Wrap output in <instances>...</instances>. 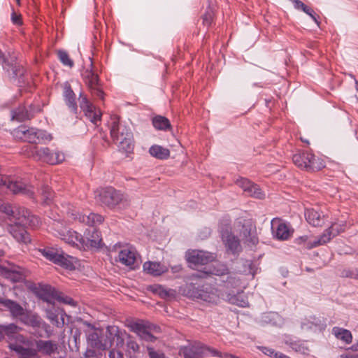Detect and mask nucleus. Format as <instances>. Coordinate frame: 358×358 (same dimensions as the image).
I'll list each match as a JSON object with an SVG mask.
<instances>
[{
  "instance_id": "864d4df0",
  "label": "nucleus",
  "mask_w": 358,
  "mask_h": 358,
  "mask_svg": "<svg viewBox=\"0 0 358 358\" xmlns=\"http://www.w3.org/2000/svg\"><path fill=\"white\" fill-rule=\"evenodd\" d=\"M127 346L129 350H131L133 352H136L139 350L138 343L130 338L127 341Z\"/></svg>"
},
{
  "instance_id": "49530a36",
  "label": "nucleus",
  "mask_w": 358,
  "mask_h": 358,
  "mask_svg": "<svg viewBox=\"0 0 358 358\" xmlns=\"http://www.w3.org/2000/svg\"><path fill=\"white\" fill-rule=\"evenodd\" d=\"M290 347L296 352H299L301 354H307L309 352L308 348L304 345V343L300 341L291 342Z\"/></svg>"
},
{
  "instance_id": "bf43d9fd",
  "label": "nucleus",
  "mask_w": 358,
  "mask_h": 358,
  "mask_svg": "<svg viewBox=\"0 0 358 358\" xmlns=\"http://www.w3.org/2000/svg\"><path fill=\"white\" fill-rule=\"evenodd\" d=\"M11 20L15 24H20L22 23L21 17L20 15H17L16 13H13L11 15Z\"/></svg>"
},
{
  "instance_id": "79ce46f5",
  "label": "nucleus",
  "mask_w": 358,
  "mask_h": 358,
  "mask_svg": "<svg viewBox=\"0 0 358 358\" xmlns=\"http://www.w3.org/2000/svg\"><path fill=\"white\" fill-rule=\"evenodd\" d=\"M258 349L264 355L271 358H289L288 356L278 352H275V350L265 346H259Z\"/></svg>"
},
{
  "instance_id": "8fccbe9b",
  "label": "nucleus",
  "mask_w": 358,
  "mask_h": 358,
  "mask_svg": "<svg viewBox=\"0 0 358 358\" xmlns=\"http://www.w3.org/2000/svg\"><path fill=\"white\" fill-rule=\"evenodd\" d=\"M18 327L14 324H10L8 325H3V334L7 335H12L17 332Z\"/></svg>"
},
{
  "instance_id": "2eb2a0df",
  "label": "nucleus",
  "mask_w": 358,
  "mask_h": 358,
  "mask_svg": "<svg viewBox=\"0 0 358 358\" xmlns=\"http://www.w3.org/2000/svg\"><path fill=\"white\" fill-rule=\"evenodd\" d=\"M186 259L191 266L206 265L215 259L213 253L203 250H189L186 252Z\"/></svg>"
},
{
  "instance_id": "20e7f679",
  "label": "nucleus",
  "mask_w": 358,
  "mask_h": 358,
  "mask_svg": "<svg viewBox=\"0 0 358 358\" xmlns=\"http://www.w3.org/2000/svg\"><path fill=\"white\" fill-rule=\"evenodd\" d=\"M40 297L47 302V306L45 308L46 317L50 322L57 327H62L64 324V317L67 315L59 308H57L52 303V300L56 297L54 289L50 285H45L42 287Z\"/></svg>"
},
{
  "instance_id": "c756f323",
  "label": "nucleus",
  "mask_w": 358,
  "mask_h": 358,
  "mask_svg": "<svg viewBox=\"0 0 358 358\" xmlns=\"http://www.w3.org/2000/svg\"><path fill=\"white\" fill-rule=\"evenodd\" d=\"M64 97L69 108L73 113L76 114L78 108L75 100V94L69 83H65L64 85Z\"/></svg>"
},
{
  "instance_id": "bb28decb",
  "label": "nucleus",
  "mask_w": 358,
  "mask_h": 358,
  "mask_svg": "<svg viewBox=\"0 0 358 358\" xmlns=\"http://www.w3.org/2000/svg\"><path fill=\"white\" fill-rule=\"evenodd\" d=\"M1 305L8 310L13 317H19L24 315V309L15 301L3 298Z\"/></svg>"
},
{
  "instance_id": "f3484780",
  "label": "nucleus",
  "mask_w": 358,
  "mask_h": 358,
  "mask_svg": "<svg viewBox=\"0 0 358 358\" xmlns=\"http://www.w3.org/2000/svg\"><path fill=\"white\" fill-rule=\"evenodd\" d=\"M221 237L227 252L235 255H238L242 251L239 238L231 231L228 230L222 231Z\"/></svg>"
},
{
  "instance_id": "39448f33",
  "label": "nucleus",
  "mask_w": 358,
  "mask_h": 358,
  "mask_svg": "<svg viewBox=\"0 0 358 358\" xmlns=\"http://www.w3.org/2000/svg\"><path fill=\"white\" fill-rule=\"evenodd\" d=\"M292 161L296 166L307 171H317L325 166L322 159L305 151L294 154L292 157Z\"/></svg>"
},
{
  "instance_id": "6e6552de",
  "label": "nucleus",
  "mask_w": 358,
  "mask_h": 358,
  "mask_svg": "<svg viewBox=\"0 0 358 358\" xmlns=\"http://www.w3.org/2000/svg\"><path fill=\"white\" fill-rule=\"evenodd\" d=\"M12 134L15 139L30 143H39L42 140L48 139V135L45 131L34 127L29 128L25 125H20L15 129Z\"/></svg>"
},
{
  "instance_id": "7c9ffc66",
  "label": "nucleus",
  "mask_w": 358,
  "mask_h": 358,
  "mask_svg": "<svg viewBox=\"0 0 358 358\" xmlns=\"http://www.w3.org/2000/svg\"><path fill=\"white\" fill-rule=\"evenodd\" d=\"M38 350L43 355H51L57 350L58 345L52 341L39 340L36 343Z\"/></svg>"
},
{
  "instance_id": "dca6fc26",
  "label": "nucleus",
  "mask_w": 358,
  "mask_h": 358,
  "mask_svg": "<svg viewBox=\"0 0 358 358\" xmlns=\"http://www.w3.org/2000/svg\"><path fill=\"white\" fill-rule=\"evenodd\" d=\"M79 104L80 108L84 111L85 116L91 122L96 125L101 121V113L100 110H96L88 100L87 96L82 93L80 94Z\"/></svg>"
},
{
  "instance_id": "5fc2aeb1",
  "label": "nucleus",
  "mask_w": 358,
  "mask_h": 358,
  "mask_svg": "<svg viewBox=\"0 0 358 358\" xmlns=\"http://www.w3.org/2000/svg\"><path fill=\"white\" fill-rule=\"evenodd\" d=\"M303 12L306 13L309 16H310V17L314 20V22L318 26L320 25V22L318 21L317 18L316 17V15H315V13L314 10L308 6L306 8V9Z\"/></svg>"
},
{
  "instance_id": "72a5a7b5",
  "label": "nucleus",
  "mask_w": 358,
  "mask_h": 358,
  "mask_svg": "<svg viewBox=\"0 0 358 358\" xmlns=\"http://www.w3.org/2000/svg\"><path fill=\"white\" fill-rule=\"evenodd\" d=\"M332 334L337 339L341 340L347 344L351 343L352 341V335L348 329L334 327L332 329Z\"/></svg>"
},
{
  "instance_id": "aec40b11",
  "label": "nucleus",
  "mask_w": 358,
  "mask_h": 358,
  "mask_svg": "<svg viewBox=\"0 0 358 358\" xmlns=\"http://www.w3.org/2000/svg\"><path fill=\"white\" fill-rule=\"evenodd\" d=\"M342 231L341 229H338L336 224H333L330 227L327 229L324 233L320 236L317 241L313 243L308 242L306 246L308 249L317 247L320 245H323L329 242L333 237L336 236Z\"/></svg>"
},
{
  "instance_id": "5701e85b",
  "label": "nucleus",
  "mask_w": 358,
  "mask_h": 358,
  "mask_svg": "<svg viewBox=\"0 0 358 358\" xmlns=\"http://www.w3.org/2000/svg\"><path fill=\"white\" fill-rule=\"evenodd\" d=\"M131 330L146 341L153 342L156 340V337L150 332L151 330L150 325L142 322H135L131 325Z\"/></svg>"
},
{
  "instance_id": "338daca9",
  "label": "nucleus",
  "mask_w": 358,
  "mask_h": 358,
  "mask_svg": "<svg viewBox=\"0 0 358 358\" xmlns=\"http://www.w3.org/2000/svg\"><path fill=\"white\" fill-rule=\"evenodd\" d=\"M350 349L352 351L358 352V341L350 347Z\"/></svg>"
},
{
  "instance_id": "e2e57ef3",
  "label": "nucleus",
  "mask_w": 358,
  "mask_h": 358,
  "mask_svg": "<svg viewBox=\"0 0 358 358\" xmlns=\"http://www.w3.org/2000/svg\"><path fill=\"white\" fill-rule=\"evenodd\" d=\"M308 241L307 236H302L296 239V243L298 244H303Z\"/></svg>"
},
{
  "instance_id": "c03bdc74",
  "label": "nucleus",
  "mask_w": 358,
  "mask_h": 358,
  "mask_svg": "<svg viewBox=\"0 0 358 358\" xmlns=\"http://www.w3.org/2000/svg\"><path fill=\"white\" fill-rule=\"evenodd\" d=\"M60 62L66 66L72 68L74 65L73 60L69 57L68 53L64 50H59L57 52Z\"/></svg>"
},
{
  "instance_id": "cd10ccee",
  "label": "nucleus",
  "mask_w": 358,
  "mask_h": 358,
  "mask_svg": "<svg viewBox=\"0 0 358 358\" xmlns=\"http://www.w3.org/2000/svg\"><path fill=\"white\" fill-rule=\"evenodd\" d=\"M143 267L144 271L153 276H159L168 271L165 265L156 262H146Z\"/></svg>"
},
{
  "instance_id": "4c0bfd02",
  "label": "nucleus",
  "mask_w": 358,
  "mask_h": 358,
  "mask_svg": "<svg viewBox=\"0 0 358 358\" xmlns=\"http://www.w3.org/2000/svg\"><path fill=\"white\" fill-rule=\"evenodd\" d=\"M3 69L13 77L20 76L24 74V69L16 63H9L3 60Z\"/></svg>"
},
{
  "instance_id": "603ef678",
  "label": "nucleus",
  "mask_w": 358,
  "mask_h": 358,
  "mask_svg": "<svg viewBox=\"0 0 358 358\" xmlns=\"http://www.w3.org/2000/svg\"><path fill=\"white\" fill-rule=\"evenodd\" d=\"M150 358H165V355L160 351L155 350L153 348H148Z\"/></svg>"
},
{
  "instance_id": "7ed1b4c3",
  "label": "nucleus",
  "mask_w": 358,
  "mask_h": 358,
  "mask_svg": "<svg viewBox=\"0 0 358 358\" xmlns=\"http://www.w3.org/2000/svg\"><path fill=\"white\" fill-rule=\"evenodd\" d=\"M22 213H24V222H20V220H14L11 223H8L6 229L17 242L27 244L31 242V237L25 227H36L38 226L40 220L38 217L32 215L29 210H23Z\"/></svg>"
},
{
  "instance_id": "37998d69",
  "label": "nucleus",
  "mask_w": 358,
  "mask_h": 358,
  "mask_svg": "<svg viewBox=\"0 0 358 358\" xmlns=\"http://www.w3.org/2000/svg\"><path fill=\"white\" fill-rule=\"evenodd\" d=\"M41 194L43 202L47 205L50 204L54 195L52 189L48 185L43 186L41 189Z\"/></svg>"
},
{
  "instance_id": "de8ad7c7",
  "label": "nucleus",
  "mask_w": 358,
  "mask_h": 358,
  "mask_svg": "<svg viewBox=\"0 0 358 358\" xmlns=\"http://www.w3.org/2000/svg\"><path fill=\"white\" fill-rule=\"evenodd\" d=\"M126 337H129L125 331H122L115 337L113 341V345L115 344L117 348H120L124 346V340Z\"/></svg>"
},
{
  "instance_id": "0e129e2a",
  "label": "nucleus",
  "mask_w": 358,
  "mask_h": 358,
  "mask_svg": "<svg viewBox=\"0 0 358 358\" xmlns=\"http://www.w3.org/2000/svg\"><path fill=\"white\" fill-rule=\"evenodd\" d=\"M341 358H358V355L348 353V354L342 355L341 356Z\"/></svg>"
},
{
  "instance_id": "4468645a",
  "label": "nucleus",
  "mask_w": 358,
  "mask_h": 358,
  "mask_svg": "<svg viewBox=\"0 0 358 358\" xmlns=\"http://www.w3.org/2000/svg\"><path fill=\"white\" fill-rule=\"evenodd\" d=\"M84 80L91 94L96 98L103 100L104 92L101 87L98 75L92 70L86 71L84 74Z\"/></svg>"
},
{
  "instance_id": "423d86ee",
  "label": "nucleus",
  "mask_w": 358,
  "mask_h": 358,
  "mask_svg": "<svg viewBox=\"0 0 358 358\" xmlns=\"http://www.w3.org/2000/svg\"><path fill=\"white\" fill-rule=\"evenodd\" d=\"M179 353L185 358H203L208 353L214 357H222L219 351L200 342H194L181 347Z\"/></svg>"
},
{
  "instance_id": "a211bd4d",
  "label": "nucleus",
  "mask_w": 358,
  "mask_h": 358,
  "mask_svg": "<svg viewBox=\"0 0 358 358\" xmlns=\"http://www.w3.org/2000/svg\"><path fill=\"white\" fill-rule=\"evenodd\" d=\"M236 183L248 196L257 199H263L264 197V194L259 187L247 178H240L236 179Z\"/></svg>"
},
{
  "instance_id": "ddd939ff",
  "label": "nucleus",
  "mask_w": 358,
  "mask_h": 358,
  "mask_svg": "<svg viewBox=\"0 0 358 358\" xmlns=\"http://www.w3.org/2000/svg\"><path fill=\"white\" fill-rule=\"evenodd\" d=\"M66 206H64L63 208L68 215H70L73 219H78L80 222H85L90 226L100 224L103 221V217L101 215L94 213H91L88 215H81L76 211L74 206L71 203H67Z\"/></svg>"
},
{
  "instance_id": "412c9836",
  "label": "nucleus",
  "mask_w": 358,
  "mask_h": 358,
  "mask_svg": "<svg viewBox=\"0 0 358 358\" xmlns=\"http://www.w3.org/2000/svg\"><path fill=\"white\" fill-rule=\"evenodd\" d=\"M118 259L123 265L134 268L138 262V254L133 248H124L119 252Z\"/></svg>"
},
{
  "instance_id": "774afa93",
  "label": "nucleus",
  "mask_w": 358,
  "mask_h": 358,
  "mask_svg": "<svg viewBox=\"0 0 358 358\" xmlns=\"http://www.w3.org/2000/svg\"><path fill=\"white\" fill-rule=\"evenodd\" d=\"M4 338V334L3 331V325H0V340Z\"/></svg>"
},
{
  "instance_id": "9b49d317",
  "label": "nucleus",
  "mask_w": 358,
  "mask_h": 358,
  "mask_svg": "<svg viewBox=\"0 0 358 358\" xmlns=\"http://www.w3.org/2000/svg\"><path fill=\"white\" fill-rule=\"evenodd\" d=\"M23 210H28L23 207L13 206L8 203L0 201V222L5 223L6 225L16 220L24 222Z\"/></svg>"
},
{
  "instance_id": "f03ea898",
  "label": "nucleus",
  "mask_w": 358,
  "mask_h": 358,
  "mask_svg": "<svg viewBox=\"0 0 358 358\" xmlns=\"http://www.w3.org/2000/svg\"><path fill=\"white\" fill-rule=\"evenodd\" d=\"M108 127L110 136L117 145L119 150L125 153L131 152L134 144L130 128L120 122L119 117L115 115L110 116Z\"/></svg>"
},
{
  "instance_id": "e433bc0d",
  "label": "nucleus",
  "mask_w": 358,
  "mask_h": 358,
  "mask_svg": "<svg viewBox=\"0 0 358 358\" xmlns=\"http://www.w3.org/2000/svg\"><path fill=\"white\" fill-rule=\"evenodd\" d=\"M31 117V112L25 106H20L12 111V120H16L19 122L29 120Z\"/></svg>"
},
{
  "instance_id": "393cba45",
  "label": "nucleus",
  "mask_w": 358,
  "mask_h": 358,
  "mask_svg": "<svg viewBox=\"0 0 358 358\" xmlns=\"http://www.w3.org/2000/svg\"><path fill=\"white\" fill-rule=\"evenodd\" d=\"M229 269L226 265L222 264H216L208 270L203 271L201 274L195 275L197 278H206L210 275L220 277V280L225 278V275L228 274Z\"/></svg>"
},
{
  "instance_id": "052dcab7",
  "label": "nucleus",
  "mask_w": 358,
  "mask_h": 358,
  "mask_svg": "<svg viewBox=\"0 0 358 358\" xmlns=\"http://www.w3.org/2000/svg\"><path fill=\"white\" fill-rule=\"evenodd\" d=\"M264 322L271 323V321L273 320H275L276 318H278V315L275 313H269L268 315L264 317Z\"/></svg>"
},
{
  "instance_id": "b1692460",
  "label": "nucleus",
  "mask_w": 358,
  "mask_h": 358,
  "mask_svg": "<svg viewBox=\"0 0 358 358\" xmlns=\"http://www.w3.org/2000/svg\"><path fill=\"white\" fill-rule=\"evenodd\" d=\"M24 322L36 329L43 330L47 334L50 331V325L45 323L41 317L36 314L27 315L24 319Z\"/></svg>"
},
{
  "instance_id": "4d7b16f0",
  "label": "nucleus",
  "mask_w": 358,
  "mask_h": 358,
  "mask_svg": "<svg viewBox=\"0 0 358 358\" xmlns=\"http://www.w3.org/2000/svg\"><path fill=\"white\" fill-rule=\"evenodd\" d=\"M291 1L294 3V8L296 9H300L304 11L308 7L300 0H291Z\"/></svg>"
},
{
  "instance_id": "6ab92c4d",
  "label": "nucleus",
  "mask_w": 358,
  "mask_h": 358,
  "mask_svg": "<svg viewBox=\"0 0 358 358\" xmlns=\"http://www.w3.org/2000/svg\"><path fill=\"white\" fill-rule=\"evenodd\" d=\"M61 233L62 240L64 241L66 243L71 245L73 247H76L80 250H86L85 238L81 234L71 229H62Z\"/></svg>"
},
{
  "instance_id": "f704fd0d",
  "label": "nucleus",
  "mask_w": 358,
  "mask_h": 358,
  "mask_svg": "<svg viewBox=\"0 0 358 358\" xmlns=\"http://www.w3.org/2000/svg\"><path fill=\"white\" fill-rule=\"evenodd\" d=\"M321 324L320 319L315 316L304 318L301 323V328L304 331H316Z\"/></svg>"
},
{
  "instance_id": "f257e3e1",
  "label": "nucleus",
  "mask_w": 358,
  "mask_h": 358,
  "mask_svg": "<svg viewBox=\"0 0 358 358\" xmlns=\"http://www.w3.org/2000/svg\"><path fill=\"white\" fill-rule=\"evenodd\" d=\"M188 294L191 297L201 299L211 303H217L222 298L231 304L239 306L245 307L247 304L243 300L239 301V296L231 293L224 294L217 288L210 285H203L200 287H196L191 285L189 287Z\"/></svg>"
},
{
  "instance_id": "a878e982",
  "label": "nucleus",
  "mask_w": 358,
  "mask_h": 358,
  "mask_svg": "<svg viewBox=\"0 0 358 358\" xmlns=\"http://www.w3.org/2000/svg\"><path fill=\"white\" fill-rule=\"evenodd\" d=\"M85 243L86 250L90 248H98L101 243L100 233L95 229L92 228L87 230L85 233Z\"/></svg>"
},
{
  "instance_id": "58836bf2",
  "label": "nucleus",
  "mask_w": 358,
  "mask_h": 358,
  "mask_svg": "<svg viewBox=\"0 0 358 358\" xmlns=\"http://www.w3.org/2000/svg\"><path fill=\"white\" fill-rule=\"evenodd\" d=\"M220 281L221 282L220 285H222L227 289L235 288L240 285V280L234 274L229 272L225 275V278H222Z\"/></svg>"
},
{
  "instance_id": "ea45409f",
  "label": "nucleus",
  "mask_w": 358,
  "mask_h": 358,
  "mask_svg": "<svg viewBox=\"0 0 358 358\" xmlns=\"http://www.w3.org/2000/svg\"><path fill=\"white\" fill-rule=\"evenodd\" d=\"M152 124L158 130H166L171 127L169 120L161 115H157L152 118Z\"/></svg>"
},
{
  "instance_id": "1a4fd4ad",
  "label": "nucleus",
  "mask_w": 358,
  "mask_h": 358,
  "mask_svg": "<svg viewBox=\"0 0 358 358\" xmlns=\"http://www.w3.org/2000/svg\"><path fill=\"white\" fill-rule=\"evenodd\" d=\"M124 198L123 194L111 187L98 189L95 192L96 201L110 208L120 203Z\"/></svg>"
},
{
  "instance_id": "0eeeda50",
  "label": "nucleus",
  "mask_w": 358,
  "mask_h": 358,
  "mask_svg": "<svg viewBox=\"0 0 358 358\" xmlns=\"http://www.w3.org/2000/svg\"><path fill=\"white\" fill-rule=\"evenodd\" d=\"M235 229L239 232L244 243L248 246L255 245L259 239L257 236L256 227L251 220L239 218L234 224Z\"/></svg>"
},
{
  "instance_id": "a19ab883",
  "label": "nucleus",
  "mask_w": 358,
  "mask_h": 358,
  "mask_svg": "<svg viewBox=\"0 0 358 358\" xmlns=\"http://www.w3.org/2000/svg\"><path fill=\"white\" fill-rule=\"evenodd\" d=\"M122 331V330L117 326L112 325L108 326L106 331V338L104 341H110L111 342V346L113 345V341L115 340V337Z\"/></svg>"
},
{
  "instance_id": "13d9d810",
  "label": "nucleus",
  "mask_w": 358,
  "mask_h": 358,
  "mask_svg": "<svg viewBox=\"0 0 358 358\" xmlns=\"http://www.w3.org/2000/svg\"><path fill=\"white\" fill-rule=\"evenodd\" d=\"M212 16L210 13H206L203 17V23L206 26H209L211 24Z\"/></svg>"
},
{
  "instance_id": "f8f14e48",
  "label": "nucleus",
  "mask_w": 358,
  "mask_h": 358,
  "mask_svg": "<svg viewBox=\"0 0 358 358\" xmlns=\"http://www.w3.org/2000/svg\"><path fill=\"white\" fill-rule=\"evenodd\" d=\"M39 252L44 257L56 264L69 269L73 267V258L62 250L48 247L40 249Z\"/></svg>"
},
{
  "instance_id": "3c124183",
  "label": "nucleus",
  "mask_w": 358,
  "mask_h": 358,
  "mask_svg": "<svg viewBox=\"0 0 358 358\" xmlns=\"http://www.w3.org/2000/svg\"><path fill=\"white\" fill-rule=\"evenodd\" d=\"M54 292H55V294H56V297L55 299L57 298L59 301H62L64 303L71 305L72 306H76V301L72 298H71L69 296H57V294L55 290H54Z\"/></svg>"
},
{
  "instance_id": "473e14b6",
  "label": "nucleus",
  "mask_w": 358,
  "mask_h": 358,
  "mask_svg": "<svg viewBox=\"0 0 358 358\" xmlns=\"http://www.w3.org/2000/svg\"><path fill=\"white\" fill-rule=\"evenodd\" d=\"M10 348L19 355V358H38L35 350L25 348L20 345H10Z\"/></svg>"
},
{
  "instance_id": "69168bd1",
  "label": "nucleus",
  "mask_w": 358,
  "mask_h": 358,
  "mask_svg": "<svg viewBox=\"0 0 358 358\" xmlns=\"http://www.w3.org/2000/svg\"><path fill=\"white\" fill-rule=\"evenodd\" d=\"M182 270V266L180 265H177L173 267H172V271L173 273L179 272Z\"/></svg>"
},
{
  "instance_id": "680f3d73",
  "label": "nucleus",
  "mask_w": 358,
  "mask_h": 358,
  "mask_svg": "<svg viewBox=\"0 0 358 358\" xmlns=\"http://www.w3.org/2000/svg\"><path fill=\"white\" fill-rule=\"evenodd\" d=\"M85 356L88 358H93L94 357H97L96 350H87L85 352Z\"/></svg>"
},
{
  "instance_id": "6e6d98bb",
  "label": "nucleus",
  "mask_w": 358,
  "mask_h": 358,
  "mask_svg": "<svg viewBox=\"0 0 358 358\" xmlns=\"http://www.w3.org/2000/svg\"><path fill=\"white\" fill-rule=\"evenodd\" d=\"M108 357L109 358H124L122 352L115 349L109 352Z\"/></svg>"
},
{
  "instance_id": "c85d7f7f",
  "label": "nucleus",
  "mask_w": 358,
  "mask_h": 358,
  "mask_svg": "<svg viewBox=\"0 0 358 358\" xmlns=\"http://www.w3.org/2000/svg\"><path fill=\"white\" fill-rule=\"evenodd\" d=\"M87 341L91 347L98 350H106L111 347V342L101 341L96 332H92L88 335Z\"/></svg>"
},
{
  "instance_id": "9d476101",
  "label": "nucleus",
  "mask_w": 358,
  "mask_h": 358,
  "mask_svg": "<svg viewBox=\"0 0 358 358\" xmlns=\"http://www.w3.org/2000/svg\"><path fill=\"white\" fill-rule=\"evenodd\" d=\"M31 157L36 160H41L50 164H56L64 160V155L59 151L51 150L48 148L31 147Z\"/></svg>"
},
{
  "instance_id": "4be33fe9",
  "label": "nucleus",
  "mask_w": 358,
  "mask_h": 358,
  "mask_svg": "<svg viewBox=\"0 0 358 358\" xmlns=\"http://www.w3.org/2000/svg\"><path fill=\"white\" fill-rule=\"evenodd\" d=\"M273 236L278 240H287L292 234L293 230L284 222L272 221Z\"/></svg>"
},
{
  "instance_id": "09e8293b",
  "label": "nucleus",
  "mask_w": 358,
  "mask_h": 358,
  "mask_svg": "<svg viewBox=\"0 0 358 358\" xmlns=\"http://www.w3.org/2000/svg\"><path fill=\"white\" fill-rule=\"evenodd\" d=\"M342 276L354 279H358V268H355L350 269H345L342 272Z\"/></svg>"
},
{
  "instance_id": "2f4dec72",
  "label": "nucleus",
  "mask_w": 358,
  "mask_h": 358,
  "mask_svg": "<svg viewBox=\"0 0 358 358\" xmlns=\"http://www.w3.org/2000/svg\"><path fill=\"white\" fill-rule=\"evenodd\" d=\"M305 217L307 222L313 227H321L324 222V216L314 209H306Z\"/></svg>"
},
{
  "instance_id": "c9c22d12",
  "label": "nucleus",
  "mask_w": 358,
  "mask_h": 358,
  "mask_svg": "<svg viewBox=\"0 0 358 358\" xmlns=\"http://www.w3.org/2000/svg\"><path fill=\"white\" fill-rule=\"evenodd\" d=\"M149 152L152 157L159 159H166L170 155L169 149L158 145L151 146Z\"/></svg>"
},
{
  "instance_id": "a18cd8bd",
  "label": "nucleus",
  "mask_w": 358,
  "mask_h": 358,
  "mask_svg": "<svg viewBox=\"0 0 358 358\" xmlns=\"http://www.w3.org/2000/svg\"><path fill=\"white\" fill-rule=\"evenodd\" d=\"M50 229L51 230H52L54 232V234L56 236H58L59 238H60L62 239V233L61 231H62V229L64 230H69L68 229H66L64 224L60 222L59 221H56V220H54L52 225L50 226Z\"/></svg>"
}]
</instances>
